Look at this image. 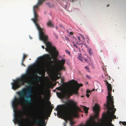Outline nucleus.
Returning <instances> with one entry per match:
<instances>
[{
	"label": "nucleus",
	"mask_w": 126,
	"mask_h": 126,
	"mask_svg": "<svg viewBox=\"0 0 126 126\" xmlns=\"http://www.w3.org/2000/svg\"><path fill=\"white\" fill-rule=\"evenodd\" d=\"M73 46L75 47L76 48H78V47L76 45L74 41L73 42Z\"/></svg>",
	"instance_id": "21"
},
{
	"label": "nucleus",
	"mask_w": 126,
	"mask_h": 126,
	"mask_svg": "<svg viewBox=\"0 0 126 126\" xmlns=\"http://www.w3.org/2000/svg\"><path fill=\"white\" fill-rule=\"evenodd\" d=\"M66 40H69V38H67V39H66Z\"/></svg>",
	"instance_id": "38"
},
{
	"label": "nucleus",
	"mask_w": 126,
	"mask_h": 126,
	"mask_svg": "<svg viewBox=\"0 0 126 126\" xmlns=\"http://www.w3.org/2000/svg\"><path fill=\"white\" fill-rule=\"evenodd\" d=\"M58 63L59 65L58 68L56 66H54L53 70H54L59 71L62 70H64L65 68L64 67L63 65L65 63V60L62 59L61 60H57Z\"/></svg>",
	"instance_id": "11"
},
{
	"label": "nucleus",
	"mask_w": 126,
	"mask_h": 126,
	"mask_svg": "<svg viewBox=\"0 0 126 126\" xmlns=\"http://www.w3.org/2000/svg\"><path fill=\"white\" fill-rule=\"evenodd\" d=\"M45 58H50L49 55L48 54H47L45 56Z\"/></svg>",
	"instance_id": "25"
},
{
	"label": "nucleus",
	"mask_w": 126,
	"mask_h": 126,
	"mask_svg": "<svg viewBox=\"0 0 126 126\" xmlns=\"http://www.w3.org/2000/svg\"><path fill=\"white\" fill-rule=\"evenodd\" d=\"M37 74V72H35L34 75L31 74H26L23 75L21 77L13 80L14 82L12 83V88L15 90H16L21 85H24L25 83L28 82L29 75L31 77H32L31 79L32 81H36L39 80L40 78L38 76Z\"/></svg>",
	"instance_id": "3"
},
{
	"label": "nucleus",
	"mask_w": 126,
	"mask_h": 126,
	"mask_svg": "<svg viewBox=\"0 0 126 126\" xmlns=\"http://www.w3.org/2000/svg\"><path fill=\"white\" fill-rule=\"evenodd\" d=\"M53 109V108H51V107H50L49 108L48 110L47 109V111L48 110L50 111L51 112L52 111V110Z\"/></svg>",
	"instance_id": "22"
},
{
	"label": "nucleus",
	"mask_w": 126,
	"mask_h": 126,
	"mask_svg": "<svg viewBox=\"0 0 126 126\" xmlns=\"http://www.w3.org/2000/svg\"><path fill=\"white\" fill-rule=\"evenodd\" d=\"M27 55L25 54H23V59L22 60V62H24V61L26 58L27 57Z\"/></svg>",
	"instance_id": "18"
},
{
	"label": "nucleus",
	"mask_w": 126,
	"mask_h": 126,
	"mask_svg": "<svg viewBox=\"0 0 126 126\" xmlns=\"http://www.w3.org/2000/svg\"><path fill=\"white\" fill-rule=\"evenodd\" d=\"M109 4H108V5H107V7H108L109 6Z\"/></svg>",
	"instance_id": "39"
},
{
	"label": "nucleus",
	"mask_w": 126,
	"mask_h": 126,
	"mask_svg": "<svg viewBox=\"0 0 126 126\" xmlns=\"http://www.w3.org/2000/svg\"><path fill=\"white\" fill-rule=\"evenodd\" d=\"M46 0H38V4L39 5H40L42 3Z\"/></svg>",
	"instance_id": "17"
},
{
	"label": "nucleus",
	"mask_w": 126,
	"mask_h": 126,
	"mask_svg": "<svg viewBox=\"0 0 126 126\" xmlns=\"http://www.w3.org/2000/svg\"><path fill=\"white\" fill-rule=\"evenodd\" d=\"M56 89H57V90H58L61 91V92H56L57 95V96H58L60 98H64V97H67L68 98H69L70 97V96H66V95H65L64 96H60V95H59V94H57V93H61V92H65L66 93H67L69 91H68V92H66L64 90H62V88L61 87H57L56 88Z\"/></svg>",
	"instance_id": "13"
},
{
	"label": "nucleus",
	"mask_w": 126,
	"mask_h": 126,
	"mask_svg": "<svg viewBox=\"0 0 126 126\" xmlns=\"http://www.w3.org/2000/svg\"><path fill=\"white\" fill-rule=\"evenodd\" d=\"M84 59L85 60V61L86 62H87V60H86V59H85V58H84V59Z\"/></svg>",
	"instance_id": "37"
},
{
	"label": "nucleus",
	"mask_w": 126,
	"mask_h": 126,
	"mask_svg": "<svg viewBox=\"0 0 126 126\" xmlns=\"http://www.w3.org/2000/svg\"><path fill=\"white\" fill-rule=\"evenodd\" d=\"M34 14V18H32V20L33 21L36 25L37 29L39 32L42 31H44V29L40 27L39 25L37 23V22L38 21V19L37 18L38 17V15L35 11H33Z\"/></svg>",
	"instance_id": "10"
},
{
	"label": "nucleus",
	"mask_w": 126,
	"mask_h": 126,
	"mask_svg": "<svg viewBox=\"0 0 126 126\" xmlns=\"http://www.w3.org/2000/svg\"><path fill=\"white\" fill-rule=\"evenodd\" d=\"M75 39L76 40H77V39L76 38H75Z\"/></svg>",
	"instance_id": "43"
},
{
	"label": "nucleus",
	"mask_w": 126,
	"mask_h": 126,
	"mask_svg": "<svg viewBox=\"0 0 126 126\" xmlns=\"http://www.w3.org/2000/svg\"><path fill=\"white\" fill-rule=\"evenodd\" d=\"M80 36H81V37L82 38V39H83L84 40H85V38L83 36V35H82V34H80Z\"/></svg>",
	"instance_id": "28"
},
{
	"label": "nucleus",
	"mask_w": 126,
	"mask_h": 126,
	"mask_svg": "<svg viewBox=\"0 0 126 126\" xmlns=\"http://www.w3.org/2000/svg\"><path fill=\"white\" fill-rule=\"evenodd\" d=\"M71 105L68 106L67 104H64L58 105L56 108V110L58 111L57 115H64V119L65 122L64 124V126H66V124L67 121L71 119V113L73 112V115L75 117H79L78 113V111H80V109L78 107L76 106L73 107V106L76 105L75 103L73 101L69 102Z\"/></svg>",
	"instance_id": "2"
},
{
	"label": "nucleus",
	"mask_w": 126,
	"mask_h": 126,
	"mask_svg": "<svg viewBox=\"0 0 126 126\" xmlns=\"http://www.w3.org/2000/svg\"><path fill=\"white\" fill-rule=\"evenodd\" d=\"M104 114V119L105 122L103 126H114V125L112 124L111 122L113 119L112 118V116L111 115H109L107 113L106 115L105 116V113Z\"/></svg>",
	"instance_id": "9"
},
{
	"label": "nucleus",
	"mask_w": 126,
	"mask_h": 126,
	"mask_svg": "<svg viewBox=\"0 0 126 126\" xmlns=\"http://www.w3.org/2000/svg\"><path fill=\"white\" fill-rule=\"evenodd\" d=\"M90 93V91L89 90L87 89L86 90V93L88 94Z\"/></svg>",
	"instance_id": "29"
},
{
	"label": "nucleus",
	"mask_w": 126,
	"mask_h": 126,
	"mask_svg": "<svg viewBox=\"0 0 126 126\" xmlns=\"http://www.w3.org/2000/svg\"><path fill=\"white\" fill-rule=\"evenodd\" d=\"M88 75H87V77H88Z\"/></svg>",
	"instance_id": "47"
},
{
	"label": "nucleus",
	"mask_w": 126,
	"mask_h": 126,
	"mask_svg": "<svg viewBox=\"0 0 126 126\" xmlns=\"http://www.w3.org/2000/svg\"><path fill=\"white\" fill-rule=\"evenodd\" d=\"M69 33L71 35H72L73 34V32H70V33Z\"/></svg>",
	"instance_id": "34"
},
{
	"label": "nucleus",
	"mask_w": 126,
	"mask_h": 126,
	"mask_svg": "<svg viewBox=\"0 0 126 126\" xmlns=\"http://www.w3.org/2000/svg\"><path fill=\"white\" fill-rule=\"evenodd\" d=\"M44 57H41L40 58V59L41 60H43V59H44Z\"/></svg>",
	"instance_id": "32"
},
{
	"label": "nucleus",
	"mask_w": 126,
	"mask_h": 126,
	"mask_svg": "<svg viewBox=\"0 0 126 126\" xmlns=\"http://www.w3.org/2000/svg\"><path fill=\"white\" fill-rule=\"evenodd\" d=\"M72 81H74L76 85L72 87L71 90L67 93H66L65 92H63L60 93H57V94H59L60 96H64L65 95L68 96H70L72 95V94H78V91L79 90V87H80L83 86V84L81 83L79 84L76 81H75L73 80Z\"/></svg>",
	"instance_id": "6"
},
{
	"label": "nucleus",
	"mask_w": 126,
	"mask_h": 126,
	"mask_svg": "<svg viewBox=\"0 0 126 126\" xmlns=\"http://www.w3.org/2000/svg\"><path fill=\"white\" fill-rule=\"evenodd\" d=\"M88 75H87V77H88Z\"/></svg>",
	"instance_id": "48"
},
{
	"label": "nucleus",
	"mask_w": 126,
	"mask_h": 126,
	"mask_svg": "<svg viewBox=\"0 0 126 126\" xmlns=\"http://www.w3.org/2000/svg\"><path fill=\"white\" fill-rule=\"evenodd\" d=\"M82 117H83V115H82Z\"/></svg>",
	"instance_id": "46"
},
{
	"label": "nucleus",
	"mask_w": 126,
	"mask_h": 126,
	"mask_svg": "<svg viewBox=\"0 0 126 126\" xmlns=\"http://www.w3.org/2000/svg\"><path fill=\"white\" fill-rule=\"evenodd\" d=\"M77 38H78V39L79 40V42H80L81 41V40H80V37L79 36H77Z\"/></svg>",
	"instance_id": "26"
},
{
	"label": "nucleus",
	"mask_w": 126,
	"mask_h": 126,
	"mask_svg": "<svg viewBox=\"0 0 126 126\" xmlns=\"http://www.w3.org/2000/svg\"><path fill=\"white\" fill-rule=\"evenodd\" d=\"M77 44L79 45H80L81 44H82L81 43H79V42H77Z\"/></svg>",
	"instance_id": "35"
},
{
	"label": "nucleus",
	"mask_w": 126,
	"mask_h": 126,
	"mask_svg": "<svg viewBox=\"0 0 126 126\" xmlns=\"http://www.w3.org/2000/svg\"><path fill=\"white\" fill-rule=\"evenodd\" d=\"M47 26L49 27H53V24H52L50 20H49V22L47 23Z\"/></svg>",
	"instance_id": "14"
},
{
	"label": "nucleus",
	"mask_w": 126,
	"mask_h": 126,
	"mask_svg": "<svg viewBox=\"0 0 126 126\" xmlns=\"http://www.w3.org/2000/svg\"><path fill=\"white\" fill-rule=\"evenodd\" d=\"M120 123H121L123 125L126 126V122H120Z\"/></svg>",
	"instance_id": "24"
},
{
	"label": "nucleus",
	"mask_w": 126,
	"mask_h": 126,
	"mask_svg": "<svg viewBox=\"0 0 126 126\" xmlns=\"http://www.w3.org/2000/svg\"><path fill=\"white\" fill-rule=\"evenodd\" d=\"M42 47L43 48V49H44L45 48V47L44 46H42Z\"/></svg>",
	"instance_id": "36"
},
{
	"label": "nucleus",
	"mask_w": 126,
	"mask_h": 126,
	"mask_svg": "<svg viewBox=\"0 0 126 126\" xmlns=\"http://www.w3.org/2000/svg\"><path fill=\"white\" fill-rule=\"evenodd\" d=\"M43 31L39 32V38L40 39L42 40L44 43L46 44V47L45 48L46 50L48 51H51V49H52L55 51L56 54H58V52L56 50V48L54 47H52L51 44L48 41V36L45 34Z\"/></svg>",
	"instance_id": "5"
},
{
	"label": "nucleus",
	"mask_w": 126,
	"mask_h": 126,
	"mask_svg": "<svg viewBox=\"0 0 126 126\" xmlns=\"http://www.w3.org/2000/svg\"><path fill=\"white\" fill-rule=\"evenodd\" d=\"M60 26H62V25H60Z\"/></svg>",
	"instance_id": "42"
},
{
	"label": "nucleus",
	"mask_w": 126,
	"mask_h": 126,
	"mask_svg": "<svg viewBox=\"0 0 126 126\" xmlns=\"http://www.w3.org/2000/svg\"><path fill=\"white\" fill-rule=\"evenodd\" d=\"M113 103H110L108 102L106 104H105L104 105L106 107L105 108L107 109L106 112L109 115H111L112 118L113 119L116 118V116L114 115L115 112L116 110V109L114 108V106L113 105Z\"/></svg>",
	"instance_id": "7"
},
{
	"label": "nucleus",
	"mask_w": 126,
	"mask_h": 126,
	"mask_svg": "<svg viewBox=\"0 0 126 126\" xmlns=\"http://www.w3.org/2000/svg\"><path fill=\"white\" fill-rule=\"evenodd\" d=\"M83 109L85 111V113H87L88 112V110L89 109V108L85 106H83Z\"/></svg>",
	"instance_id": "16"
},
{
	"label": "nucleus",
	"mask_w": 126,
	"mask_h": 126,
	"mask_svg": "<svg viewBox=\"0 0 126 126\" xmlns=\"http://www.w3.org/2000/svg\"><path fill=\"white\" fill-rule=\"evenodd\" d=\"M109 79H108V80H109Z\"/></svg>",
	"instance_id": "45"
},
{
	"label": "nucleus",
	"mask_w": 126,
	"mask_h": 126,
	"mask_svg": "<svg viewBox=\"0 0 126 126\" xmlns=\"http://www.w3.org/2000/svg\"><path fill=\"white\" fill-rule=\"evenodd\" d=\"M74 124V122L72 121H70V124L71 125H72Z\"/></svg>",
	"instance_id": "27"
},
{
	"label": "nucleus",
	"mask_w": 126,
	"mask_h": 126,
	"mask_svg": "<svg viewBox=\"0 0 126 126\" xmlns=\"http://www.w3.org/2000/svg\"><path fill=\"white\" fill-rule=\"evenodd\" d=\"M66 51V52L67 53H68L69 54H70V52L68 50H65Z\"/></svg>",
	"instance_id": "30"
},
{
	"label": "nucleus",
	"mask_w": 126,
	"mask_h": 126,
	"mask_svg": "<svg viewBox=\"0 0 126 126\" xmlns=\"http://www.w3.org/2000/svg\"><path fill=\"white\" fill-rule=\"evenodd\" d=\"M23 62H22V61L21 62V64L22 65H23L24 66H25V65L23 63Z\"/></svg>",
	"instance_id": "31"
},
{
	"label": "nucleus",
	"mask_w": 126,
	"mask_h": 126,
	"mask_svg": "<svg viewBox=\"0 0 126 126\" xmlns=\"http://www.w3.org/2000/svg\"><path fill=\"white\" fill-rule=\"evenodd\" d=\"M15 121L21 126H33L31 124H25L23 122L24 119L22 116L17 113H15L14 116ZM34 124L37 126H45L44 121L41 120L39 117L34 121Z\"/></svg>",
	"instance_id": "4"
},
{
	"label": "nucleus",
	"mask_w": 126,
	"mask_h": 126,
	"mask_svg": "<svg viewBox=\"0 0 126 126\" xmlns=\"http://www.w3.org/2000/svg\"><path fill=\"white\" fill-rule=\"evenodd\" d=\"M113 92H114V89L113 90Z\"/></svg>",
	"instance_id": "44"
},
{
	"label": "nucleus",
	"mask_w": 126,
	"mask_h": 126,
	"mask_svg": "<svg viewBox=\"0 0 126 126\" xmlns=\"http://www.w3.org/2000/svg\"><path fill=\"white\" fill-rule=\"evenodd\" d=\"M86 95L88 97L90 95L89 94H86Z\"/></svg>",
	"instance_id": "33"
},
{
	"label": "nucleus",
	"mask_w": 126,
	"mask_h": 126,
	"mask_svg": "<svg viewBox=\"0 0 126 126\" xmlns=\"http://www.w3.org/2000/svg\"><path fill=\"white\" fill-rule=\"evenodd\" d=\"M84 97V96H83V95H82L81 96V97Z\"/></svg>",
	"instance_id": "41"
},
{
	"label": "nucleus",
	"mask_w": 126,
	"mask_h": 126,
	"mask_svg": "<svg viewBox=\"0 0 126 126\" xmlns=\"http://www.w3.org/2000/svg\"><path fill=\"white\" fill-rule=\"evenodd\" d=\"M82 55L81 54L79 56L78 59L81 62H83V60L84 58L82 57Z\"/></svg>",
	"instance_id": "15"
},
{
	"label": "nucleus",
	"mask_w": 126,
	"mask_h": 126,
	"mask_svg": "<svg viewBox=\"0 0 126 126\" xmlns=\"http://www.w3.org/2000/svg\"><path fill=\"white\" fill-rule=\"evenodd\" d=\"M49 60L50 62H51V60L50 59Z\"/></svg>",
	"instance_id": "40"
},
{
	"label": "nucleus",
	"mask_w": 126,
	"mask_h": 126,
	"mask_svg": "<svg viewBox=\"0 0 126 126\" xmlns=\"http://www.w3.org/2000/svg\"><path fill=\"white\" fill-rule=\"evenodd\" d=\"M93 110L95 113L94 115L95 118H97L100 110V108L99 106L97 104H96L93 107Z\"/></svg>",
	"instance_id": "12"
},
{
	"label": "nucleus",
	"mask_w": 126,
	"mask_h": 126,
	"mask_svg": "<svg viewBox=\"0 0 126 126\" xmlns=\"http://www.w3.org/2000/svg\"><path fill=\"white\" fill-rule=\"evenodd\" d=\"M85 68L86 69V70L88 72H89L90 71L89 69L87 66H85Z\"/></svg>",
	"instance_id": "23"
},
{
	"label": "nucleus",
	"mask_w": 126,
	"mask_h": 126,
	"mask_svg": "<svg viewBox=\"0 0 126 126\" xmlns=\"http://www.w3.org/2000/svg\"><path fill=\"white\" fill-rule=\"evenodd\" d=\"M105 81L106 84L107 85V88L108 91V95L107 96V103H108V101L110 103H114L113 96H111V93L112 91V87L111 84L109 83L107 80L105 79Z\"/></svg>",
	"instance_id": "8"
},
{
	"label": "nucleus",
	"mask_w": 126,
	"mask_h": 126,
	"mask_svg": "<svg viewBox=\"0 0 126 126\" xmlns=\"http://www.w3.org/2000/svg\"><path fill=\"white\" fill-rule=\"evenodd\" d=\"M28 83L30 84L29 85L17 92L19 98H16L15 97L13 100L12 105L15 110H17L18 105H20L21 106L23 105L22 100L24 98H26L24 100V102L27 104H30L33 102V100L31 99V96L33 94L32 90V82L30 81Z\"/></svg>",
	"instance_id": "1"
},
{
	"label": "nucleus",
	"mask_w": 126,
	"mask_h": 126,
	"mask_svg": "<svg viewBox=\"0 0 126 126\" xmlns=\"http://www.w3.org/2000/svg\"><path fill=\"white\" fill-rule=\"evenodd\" d=\"M88 51L89 54L90 55H92V49L91 48H89L88 49Z\"/></svg>",
	"instance_id": "19"
},
{
	"label": "nucleus",
	"mask_w": 126,
	"mask_h": 126,
	"mask_svg": "<svg viewBox=\"0 0 126 126\" xmlns=\"http://www.w3.org/2000/svg\"><path fill=\"white\" fill-rule=\"evenodd\" d=\"M38 5H38V4L37 5H35L34 6L33 8V11H34H34H35V8H38Z\"/></svg>",
	"instance_id": "20"
}]
</instances>
